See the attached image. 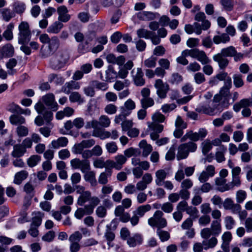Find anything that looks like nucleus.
Returning <instances> with one entry per match:
<instances>
[{"mask_svg":"<svg viewBox=\"0 0 252 252\" xmlns=\"http://www.w3.org/2000/svg\"><path fill=\"white\" fill-rule=\"evenodd\" d=\"M203 242L205 250H207L209 249H213L218 244V240L215 237H212L209 239L204 240Z\"/></svg>","mask_w":252,"mask_h":252,"instance_id":"45","label":"nucleus"},{"mask_svg":"<svg viewBox=\"0 0 252 252\" xmlns=\"http://www.w3.org/2000/svg\"><path fill=\"white\" fill-rule=\"evenodd\" d=\"M112 174L111 169H106L101 172L98 177V183L102 185H105L109 182Z\"/></svg>","mask_w":252,"mask_h":252,"instance_id":"17","label":"nucleus"},{"mask_svg":"<svg viewBox=\"0 0 252 252\" xmlns=\"http://www.w3.org/2000/svg\"><path fill=\"white\" fill-rule=\"evenodd\" d=\"M136 34L139 38L149 39L150 35L152 34V32L141 28L137 30Z\"/></svg>","mask_w":252,"mask_h":252,"instance_id":"57","label":"nucleus"},{"mask_svg":"<svg viewBox=\"0 0 252 252\" xmlns=\"http://www.w3.org/2000/svg\"><path fill=\"white\" fill-rule=\"evenodd\" d=\"M232 237L231 232H225L221 236L222 243L221 248L224 252H229V244L232 240Z\"/></svg>","mask_w":252,"mask_h":252,"instance_id":"16","label":"nucleus"},{"mask_svg":"<svg viewBox=\"0 0 252 252\" xmlns=\"http://www.w3.org/2000/svg\"><path fill=\"white\" fill-rule=\"evenodd\" d=\"M151 209V206L149 204L141 205L133 212V214L138 215L139 217H142L144 215L145 213L149 211Z\"/></svg>","mask_w":252,"mask_h":252,"instance_id":"44","label":"nucleus"},{"mask_svg":"<svg viewBox=\"0 0 252 252\" xmlns=\"http://www.w3.org/2000/svg\"><path fill=\"white\" fill-rule=\"evenodd\" d=\"M196 111L208 115L209 116H214L216 114V112L215 111L212 105H202L195 109Z\"/></svg>","mask_w":252,"mask_h":252,"instance_id":"27","label":"nucleus"},{"mask_svg":"<svg viewBox=\"0 0 252 252\" xmlns=\"http://www.w3.org/2000/svg\"><path fill=\"white\" fill-rule=\"evenodd\" d=\"M232 87V80H230L229 78H228L225 82H224L223 87L220 89L219 94H220V96L222 97H225V98H227V97L230 94V89Z\"/></svg>","mask_w":252,"mask_h":252,"instance_id":"24","label":"nucleus"},{"mask_svg":"<svg viewBox=\"0 0 252 252\" xmlns=\"http://www.w3.org/2000/svg\"><path fill=\"white\" fill-rule=\"evenodd\" d=\"M41 99L47 106L49 107L53 111L57 110L58 104L55 102V95L53 94L49 93L43 96Z\"/></svg>","mask_w":252,"mask_h":252,"instance_id":"13","label":"nucleus"},{"mask_svg":"<svg viewBox=\"0 0 252 252\" xmlns=\"http://www.w3.org/2000/svg\"><path fill=\"white\" fill-rule=\"evenodd\" d=\"M99 125L103 127H107L110 125V120L108 116L105 115H102L99 118Z\"/></svg>","mask_w":252,"mask_h":252,"instance_id":"64","label":"nucleus"},{"mask_svg":"<svg viewBox=\"0 0 252 252\" xmlns=\"http://www.w3.org/2000/svg\"><path fill=\"white\" fill-rule=\"evenodd\" d=\"M39 40L42 43H47V49H44L43 47L40 50V55L42 58H46L52 55L59 48L60 42L57 36H53L51 38L46 33L41 34L39 36Z\"/></svg>","mask_w":252,"mask_h":252,"instance_id":"1","label":"nucleus"},{"mask_svg":"<svg viewBox=\"0 0 252 252\" xmlns=\"http://www.w3.org/2000/svg\"><path fill=\"white\" fill-rule=\"evenodd\" d=\"M69 53L67 49L59 50L50 60V66L55 70L63 67L69 59Z\"/></svg>","mask_w":252,"mask_h":252,"instance_id":"2","label":"nucleus"},{"mask_svg":"<svg viewBox=\"0 0 252 252\" xmlns=\"http://www.w3.org/2000/svg\"><path fill=\"white\" fill-rule=\"evenodd\" d=\"M133 80L137 86H142L145 84V79L143 78V73L141 68H137V71L133 76Z\"/></svg>","mask_w":252,"mask_h":252,"instance_id":"25","label":"nucleus"},{"mask_svg":"<svg viewBox=\"0 0 252 252\" xmlns=\"http://www.w3.org/2000/svg\"><path fill=\"white\" fill-rule=\"evenodd\" d=\"M49 81L54 82L57 85H61L64 82V79L60 75L52 74L49 76Z\"/></svg>","mask_w":252,"mask_h":252,"instance_id":"54","label":"nucleus"},{"mask_svg":"<svg viewBox=\"0 0 252 252\" xmlns=\"http://www.w3.org/2000/svg\"><path fill=\"white\" fill-rule=\"evenodd\" d=\"M154 87L157 89L156 93L160 98L163 99L166 97L167 93L169 90L168 84L164 83L162 80L158 79L155 81Z\"/></svg>","mask_w":252,"mask_h":252,"instance_id":"9","label":"nucleus"},{"mask_svg":"<svg viewBox=\"0 0 252 252\" xmlns=\"http://www.w3.org/2000/svg\"><path fill=\"white\" fill-rule=\"evenodd\" d=\"M91 84L95 87L97 89L100 90L102 91H105L108 88V86L107 83L104 82H101L96 80L92 81Z\"/></svg>","mask_w":252,"mask_h":252,"instance_id":"59","label":"nucleus"},{"mask_svg":"<svg viewBox=\"0 0 252 252\" xmlns=\"http://www.w3.org/2000/svg\"><path fill=\"white\" fill-rule=\"evenodd\" d=\"M70 163L72 169H79L83 173L90 170L91 169L90 161L87 159L75 158L70 160Z\"/></svg>","mask_w":252,"mask_h":252,"instance_id":"6","label":"nucleus"},{"mask_svg":"<svg viewBox=\"0 0 252 252\" xmlns=\"http://www.w3.org/2000/svg\"><path fill=\"white\" fill-rule=\"evenodd\" d=\"M233 79L234 85L236 88H240L244 85V83L241 74H234Z\"/></svg>","mask_w":252,"mask_h":252,"instance_id":"62","label":"nucleus"},{"mask_svg":"<svg viewBox=\"0 0 252 252\" xmlns=\"http://www.w3.org/2000/svg\"><path fill=\"white\" fill-rule=\"evenodd\" d=\"M93 165L96 168H106V169H109V166L105 162L102 158H99L95 159L93 162Z\"/></svg>","mask_w":252,"mask_h":252,"instance_id":"60","label":"nucleus"},{"mask_svg":"<svg viewBox=\"0 0 252 252\" xmlns=\"http://www.w3.org/2000/svg\"><path fill=\"white\" fill-rule=\"evenodd\" d=\"M58 14V21L61 22L66 23L69 21L71 18L70 15L68 14V10L64 5H61L57 8Z\"/></svg>","mask_w":252,"mask_h":252,"instance_id":"14","label":"nucleus"},{"mask_svg":"<svg viewBox=\"0 0 252 252\" xmlns=\"http://www.w3.org/2000/svg\"><path fill=\"white\" fill-rule=\"evenodd\" d=\"M18 43L20 44H27L31 40L32 33L29 24L27 22H22L18 26Z\"/></svg>","mask_w":252,"mask_h":252,"instance_id":"4","label":"nucleus"},{"mask_svg":"<svg viewBox=\"0 0 252 252\" xmlns=\"http://www.w3.org/2000/svg\"><path fill=\"white\" fill-rule=\"evenodd\" d=\"M35 216L32 218V222L31 225L39 227L41 224L42 219L44 216V214L37 212L35 213Z\"/></svg>","mask_w":252,"mask_h":252,"instance_id":"48","label":"nucleus"},{"mask_svg":"<svg viewBox=\"0 0 252 252\" xmlns=\"http://www.w3.org/2000/svg\"><path fill=\"white\" fill-rule=\"evenodd\" d=\"M139 147L143 149L142 156L147 157L152 151L153 148L151 145L148 144L145 140H142L139 144Z\"/></svg>","mask_w":252,"mask_h":252,"instance_id":"39","label":"nucleus"},{"mask_svg":"<svg viewBox=\"0 0 252 252\" xmlns=\"http://www.w3.org/2000/svg\"><path fill=\"white\" fill-rule=\"evenodd\" d=\"M92 135L94 136L99 137L100 139L104 140L110 137V132L99 128L98 129L93 130Z\"/></svg>","mask_w":252,"mask_h":252,"instance_id":"35","label":"nucleus"},{"mask_svg":"<svg viewBox=\"0 0 252 252\" xmlns=\"http://www.w3.org/2000/svg\"><path fill=\"white\" fill-rule=\"evenodd\" d=\"M220 53L225 57H233L236 53V50L234 47L231 46L222 49Z\"/></svg>","mask_w":252,"mask_h":252,"instance_id":"55","label":"nucleus"},{"mask_svg":"<svg viewBox=\"0 0 252 252\" xmlns=\"http://www.w3.org/2000/svg\"><path fill=\"white\" fill-rule=\"evenodd\" d=\"M14 53L13 46L10 44H7L0 48V58L12 57Z\"/></svg>","mask_w":252,"mask_h":252,"instance_id":"20","label":"nucleus"},{"mask_svg":"<svg viewBox=\"0 0 252 252\" xmlns=\"http://www.w3.org/2000/svg\"><path fill=\"white\" fill-rule=\"evenodd\" d=\"M137 16L138 19L140 20L151 21L156 19V14L152 12L143 11L138 12Z\"/></svg>","mask_w":252,"mask_h":252,"instance_id":"28","label":"nucleus"},{"mask_svg":"<svg viewBox=\"0 0 252 252\" xmlns=\"http://www.w3.org/2000/svg\"><path fill=\"white\" fill-rule=\"evenodd\" d=\"M26 9V4L21 1H16L12 4V10L14 14L15 13L21 15L22 14Z\"/></svg>","mask_w":252,"mask_h":252,"instance_id":"26","label":"nucleus"},{"mask_svg":"<svg viewBox=\"0 0 252 252\" xmlns=\"http://www.w3.org/2000/svg\"><path fill=\"white\" fill-rule=\"evenodd\" d=\"M168 174V169H159L155 173V183L157 186L163 185L164 181Z\"/></svg>","mask_w":252,"mask_h":252,"instance_id":"15","label":"nucleus"},{"mask_svg":"<svg viewBox=\"0 0 252 252\" xmlns=\"http://www.w3.org/2000/svg\"><path fill=\"white\" fill-rule=\"evenodd\" d=\"M117 77V73L112 67L109 66L106 71V81L111 82L112 80Z\"/></svg>","mask_w":252,"mask_h":252,"instance_id":"56","label":"nucleus"},{"mask_svg":"<svg viewBox=\"0 0 252 252\" xmlns=\"http://www.w3.org/2000/svg\"><path fill=\"white\" fill-rule=\"evenodd\" d=\"M232 177V181L227 184H225L222 189H220V191L223 192L226 190L232 189L235 187H239L241 186V181L239 176H234Z\"/></svg>","mask_w":252,"mask_h":252,"instance_id":"19","label":"nucleus"},{"mask_svg":"<svg viewBox=\"0 0 252 252\" xmlns=\"http://www.w3.org/2000/svg\"><path fill=\"white\" fill-rule=\"evenodd\" d=\"M143 239L141 235L135 234L127 239V244L130 247H135L142 244Z\"/></svg>","mask_w":252,"mask_h":252,"instance_id":"23","label":"nucleus"},{"mask_svg":"<svg viewBox=\"0 0 252 252\" xmlns=\"http://www.w3.org/2000/svg\"><path fill=\"white\" fill-rule=\"evenodd\" d=\"M68 143V141L66 137H61L57 140H53L51 144L52 148L57 149L60 147H65Z\"/></svg>","mask_w":252,"mask_h":252,"instance_id":"29","label":"nucleus"},{"mask_svg":"<svg viewBox=\"0 0 252 252\" xmlns=\"http://www.w3.org/2000/svg\"><path fill=\"white\" fill-rule=\"evenodd\" d=\"M84 173L85 174L84 176L85 180L89 182L91 186L95 187L97 183L95 179V173L94 172L89 170Z\"/></svg>","mask_w":252,"mask_h":252,"instance_id":"31","label":"nucleus"},{"mask_svg":"<svg viewBox=\"0 0 252 252\" xmlns=\"http://www.w3.org/2000/svg\"><path fill=\"white\" fill-rule=\"evenodd\" d=\"M28 176V173L25 170H22L16 173L14 176L13 182L17 185H20L22 181L26 179Z\"/></svg>","mask_w":252,"mask_h":252,"instance_id":"38","label":"nucleus"},{"mask_svg":"<svg viewBox=\"0 0 252 252\" xmlns=\"http://www.w3.org/2000/svg\"><path fill=\"white\" fill-rule=\"evenodd\" d=\"M10 123L12 125H22L25 123V119L23 116L18 115H11L9 118Z\"/></svg>","mask_w":252,"mask_h":252,"instance_id":"50","label":"nucleus"},{"mask_svg":"<svg viewBox=\"0 0 252 252\" xmlns=\"http://www.w3.org/2000/svg\"><path fill=\"white\" fill-rule=\"evenodd\" d=\"M14 25L11 23L7 26L6 30L3 33V36L7 40H11L13 37L12 30Z\"/></svg>","mask_w":252,"mask_h":252,"instance_id":"51","label":"nucleus"},{"mask_svg":"<svg viewBox=\"0 0 252 252\" xmlns=\"http://www.w3.org/2000/svg\"><path fill=\"white\" fill-rule=\"evenodd\" d=\"M26 152V150L20 144H16L13 147L11 156L14 158L22 157Z\"/></svg>","mask_w":252,"mask_h":252,"instance_id":"36","label":"nucleus"},{"mask_svg":"<svg viewBox=\"0 0 252 252\" xmlns=\"http://www.w3.org/2000/svg\"><path fill=\"white\" fill-rule=\"evenodd\" d=\"M202 152L205 155L212 149L211 141L209 139H206L201 144Z\"/></svg>","mask_w":252,"mask_h":252,"instance_id":"52","label":"nucleus"},{"mask_svg":"<svg viewBox=\"0 0 252 252\" xmlns=\"http://www.w3.org/2000/svg\"><path fill=\"white\" fill-rule=\"evenodd\" d=\"M230 40V37L227 33H222L220 35H215L213 38V42L219 44L221 43H225Z\"/></svg>","mask_w":252,"mask_h":252,"instance_id":"40","label":"nucleus"},{"mask_svg":"<svg viewBox=\"0 0 252 252\" xmlns=\"http://www.w3.org/2000/svg\"><path fill=\"white\" fill-rule=\"evenodd\" d=\"M41 160V157L38 155H33L31 156L28 160V165L32 167L35 166Z\"/></svg>","mask_w":252,"mask_h":252,"instance_id":"63","label":"nucleus"},{"mask_svg":"<svg viewBox=\"0 0 252 252\" xmlns=\"http://www.w3.org/2000/svg\"><path fill=\"white\" fill-rule=\"evenodd\" d=\"M115 160H107V164L110 168H114L116 170H120L122 168L123 165L126 162L127 158L123 155H118L114 158Z\"/></svg>","mask_w":252,"mask_h":252,"instance_id":"12","label":"nucleus"},{"mask_svg":"<svg viewBox=\"0 0 252 252\" xmlns=\"http://www.w3.org/2000/svg\"><path fill=\"white\" fill-rule=\"evenodd\" d=\"M95 143L93 139L83 140L81 142L75 144L72 148V152L74 154H81L86 148H90Z\"/></svg>","mask_w":252,"mask_h":252,"instance_id":"7","label":"nucleus"},{"mask_svg":"<svg viewBox=\"0 0 252 252\" xmlns=\"http://www.w3.org/2000/svg\"><path fill=\"white\" fill-rule=\"evenodd\" d=\"M157 58L152 56L144 62V65L147 68H154L156 65Z\"/></svg>","mask_w":252,"mask_h":252,"instance_id":"61","label":"nucleus"},{"mask_svg":"<svg viewBox=\"0 0 252 252\" xmlns=\"http://www.w3.org/2000/svg\"><path fill=\"white\" fill-rule=\"evenodd\" d=\"M188 55H190V57L197 59L202 64H206L210 62L205 52L199 50L197 48L189 49V51H188Z\"/></svg>","mask_w":252,"mask_h":252,"instance_id":"10","label":"nucleus"},{"mask_svg":"<svg viewBox=\"0 0 252 252\" xmlns=\"http://www.w3.org/2000/svg\"><path fill=\"white\" fill-rule=\"evenodd\" d=\"M90 201V204L86 205L87 206V209H88V211L90 212L91 211L92 213H93L95 207L100 203V200L97 196H91Z\"/></svg>","mask_w":252,"mask_h":252,"instance_id":"46","label":"nucleus"},{"mask_svg":"<svg viewBox=\"0 0 252 252\" xmlns=\"http://www.w3.org/2000/svg\"><path fill=\"white\" fill-rule=\"evenodd\" d=\"M142 108L147 109L153 106L155 104V101L152 97L141 98L140 100Z\"/></svg>","mask_w":252,"mask_h":252,"instance_id":"47","label":"nucleus"},{"mask_svg":"<svg viewBox=\"0 0 252 252\" xmlns=\"http://www.w3.org/2000/svg\"><path fill=\"white\" fill-rule=\"evenodd\" d=\"M191 140V142L197 141L199 140V136L197 132H193L192 130L188 131L181 139V142H184L188 139Z\"/></svg>","mask_w":252,"mask_h":252,"instance_id":"34","label":"nucleus"},{"mask_svg":"<svg viewBox=\"0 0 252 252\" xmlns=\"http://www.w3.org/2000/svg\"><path fill=\"white\" fill-rule=\"evenodd\" d=\"M188 51H189V49L184 50L181 53V56L176 59V61L178 63L183 65H186L188 64L189 61L186 58L190 56V55H188Z\"/></svg>","mask_w":252,"mask_h":252,"instance_id":"49","label":"nucleus"},{"mask_svg":"<svg viewBox=\"0 0 252 252\" xmlns=\"http://www.w3.org/2000/svg\"><path fill=\"white\" fill-rule=\"evenodd\" d=\"M80 88L79 82L74 81H70L66 82L62 87V91L66 94H69L72 90H78Z\"/></svg>","mask_w":252,"mask_h":252,"instance_id":"22","label":"nucleus"},{"mask_svg":"<svg viewBox=\"0 0 252 252\" xmlns=\"http://www.w3.org/2000/svg\"><path fill=\"white\" fill-rule=\"evenodd\" d=\"M197 149V144L193 142H189L180 144L177 149L176 158L178 160L186 158L189 152H194Z\"/></svg>","mask_w":252,"mask_h":252,"instance_id":"3","label":"nucleus"},{"mask_svg":"<svg viewBox=\"0 0 252 252\" xmlns=\"http://www.w3.org/2000/svg\"><path fill=\"white\" fill-rule=\"evenodd\" d=\"M214 236H218L221 232L220 220H213L210 228Z\"/></svg>","mask_w":252,"mask_h":252,"instance_id":"41","label":"nucleus"},{"mask_svg":"<svg viewBox=\"0 0 252 252\" xmlns=\"http://www.w3.org/2000/svg\"><path fill=\"white\" fill-rule=\"evenodd\" d=\"M69 99L71 102H78L80 104L84 101L81 94L76 92L71 93L69 96Z\"/></svg>","mask_w":252,"mask_h":252,"instance_id":"53","label":"nucleus"},{"mask_svg":"<svg viewBox=\"0 0 252 252\" xmlns=\"http://www.w3.org/2000/svg\"><path fill=\"white\" fill-rule=\"evenodd\" d=\"M2 19L5 22H9L12 18L15 16L13 10L9 8H4L0 10Z\"/></svg>","mask_w":252,"mask_h":252,"instance_id":"32","label":"nucleus"},{"mask_svg":"<svg viewBox=\"0 0 252 252\" xmlns=\"http://www.w3.org/2000/svg\"><path fill=\"white\" fill-rule=\"evenodd\" d=\"M213 59L218 63L220 68L222 69L226 68L229 63L228 60L220 53L214 55Z\"/></svg>","mask_w":252,"mask_h":252,"instance_id":"18","label":"nucleus"},{"mask_svg":"<svg viewBox=\"0 0 252 252\" xmlns=\"http://www.w3.org/2000/svg\"><path fill=\"white\" fill-rule=\"evenodd\" d=\"M82 238V234L79 231H76L71 234L69 237L70 242L79 243Z\"/></svg>","mask_w":252,"mask_h":252,"instance_id":"58","label":"nucleus"},{"mask_svg":"<svg viewBox=\"0 0 252 252\" xmlns=\"http://www.w3.org/2000/svg\"><path fill=\"white\" fill-rule=\"evenodd\" d=\"M135 107V102L131 99H128L124 103V106L121 107L120 110L126 115H129Z\"/></svg>","mask_w":252,"mask_h":252,"instance_id":"21","label":"nucleus"},{"mask_svg":"<svg viewBox=\"0 0 252 252\" xmlns=\"http://www.w3.org/2000/svg\"><path fill=\"white\" fill-rule=\"evenodd\" d=\"M221 99L222 98L220 94H215L212 100L211 105L216 112V114L218 111H221L223 108L228 107L229 104L228 98H224L222 102H220Z\"/></svg>","mask_w":252,"mask_h":252,"instance_id":"8","label":"nucleus"},{"mask_svg":"<svg viewBox=\"0 0 252 252\" xmlns=\"http://www.w3.org/2000/svg\"><path fill=\"white\" fill-rule=\"evenodd\" d=\"M131 164L135 167L141 166L144 170H148L150 167V163L147 161H141L139 158H133L131 159Z\"/></svg>","mask_w":252,"mask_h":252,"instance_id":"33","label":"nucleus"},{"mask_svg":"<svg viewBox=\"0 0 252 252\" xmlns=\"http://www.w3.org/2000/svg\"><path fill=\"white\" fill-rule=\"evenodd\" d=\"M148 130L150 132V137L153 140H157L159 137L158 133L163 129V126L156 122H148Z\"/></svg>","mask_w":252,"mask_h":252,"instance_id":"11","label":"nucleus"},{"mask_svg":"<svg viewBox=\"0 0 252 252\" xmlns=\"http://www.w3.org/2000/svg\"><path fill=\"white\" fill-rule=\"evenodd\" d=\"M91 197V192L89 190H86L85 192L79 195L77 199V204L82 206L87 201H89Z\"/></svg>","mask_w":252,"mask_h":252,"instance_id":"42","label":"nucleus"},{"mask_svg":"<svg viewBox=\"0 0 252 252\" xmlns=\"http://www.w3.org/2000/svg\"><path fill=\"white\" fill-rule=\"evenodd\" d=\"M163 216V213L162 211H156L153 216L148 219V224L152 227H157L158 229L166 227L167 221Z\"/></svg>","mask_w":252,"mask_h":252,"instance_id":"5","label":"nucleus"},{"mask_svg":"<svg viewBox=\"0 0 252 252\" xmlns=\"http://www.w3.org/2000/svg\"><path fill=\"white\" fill-rule=\"evenodd\" d=\"M227 151V148L224 145H221L217 149L215 154V158L218 162H221L225 160L224 154Z\"/></svg>","mask_w":252,"mask_h":252,"instance_id":"30","label":"nucleus"},{"mask_svg":"<svg viewBox=\"0 0 252 252\" xmlns=\"http://www.w3.org/2000/svg\"><path fill=\"white\" fill-rule=\"evenodd\" d=\"M87 206L85 205L84 208H78L74 213L75 217L79 220L81 219L85 215H90L93 213L88 211Z\"/></svg>","mask_w":252,"mask_h":252,"instance_id":"43","label":"nucleus"},{"mask_svg":"<svg viewBox=\"0 0 252 252\" xmlns=\"http://www.w3.org/2000/svg\"><path fill=\"white\" fill-rule=\"evenodd\" d=\"M63 26L62 22L59 21H56L48 27L47 32L49 33L57 34L60 32Z\"/></svg>","mask_w":252,"mask_h":252,"instance_id":"37","label":"nucleus"}]
</instances>
